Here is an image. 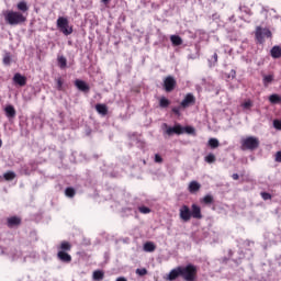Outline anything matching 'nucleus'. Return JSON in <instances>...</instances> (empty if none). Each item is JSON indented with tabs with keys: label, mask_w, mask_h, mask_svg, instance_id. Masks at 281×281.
<instances>
[{
	"label": "nucleus",
	"mask_w": 281,
	"mask_h": 281,
	"mask_svg": "<svg viewBox=\"0 0 281 281\" xmlns=\"http://www.w3.org/2000/svg\"><path fill=\"white\" fill-rule=\"evenodd\" d=\"M2 16L4 18L7 25L14 26V25H23V23H27V14H23L14 10L2 11Z\"/></svg>",
	"instance_id": "1"
},
{
	"label": "nucleus",
	"mask_w": 281,
	"mask_h": 281,
	"mask_svg": "<svg viewBox=\"0 0 281 281\" xmlns=\"http://www.w3.org/2000/svg\"><path fill=\"white\" fill-rule=\"evenodd\" d=\"M198 273L199 269L192 263L180 266V278L184 281H195Z\"/></svg>",
	"instance_id": "2"
},
{
	"label": "nucleus",
	"mask_w": 281,
	"mask_h": 281,
	"mask_svg": "<svg viewBox=\"0 0 281 281\" xmlns=\"http://www.w3.org/2000/svg\"><path fill=\"white\" fill-rule=\"evenodd\" d=\"M260 148V139L255 136H248L241 139V149L243 150H257Z\"/></svg>",
	"instance_id": "3"
},
{
	"label": "nucleus",
	"mask_w": 281,
	"mask_h": 281,
	"mask_svg": "<svg viewBox=\"0 0 281 281\" xmlns=\"http://www.w3.org/2000/svg\"><path fill=\"white\" fill-rule=\"evenodd\" d=\"M265 36L266 38H271L273 36V33H271V30L268 27L257 26L255 31V38L259 45L265 44Z\"/></svg>",
	"instance_id": "4"
},
{
	"label": "nucleus",
	"mask_w": 281,
	"mask_h": 281,
	"mask_svg": "<svg viewBox=\"0 0 281 281\" xmlns=\"http://www.w3.org/2000/svg\"><path fill=\"white\" fill-rule=\"evenodd\" d=\"M164 90L166 91V93H172L173 89H177V79H175L173 76H167L164 79V83H162Z\"/></svg>",
	"instance_id": "5"
},
{
	"label": "nucleus",
	"mask_w": 281,
	"mask_h": 281,
	"mask_svg": "<svg viewBox=\"0 0 281 281\" xmlns=\"http://www.w3.org/2000/svg\"><path fill=\"white\" fill-rule=\"evenodd\" d=\"M75 87H77V89L79 91H82L83 93H89V91H91V87H89V83H87V81L82 79L75 80Z\"/></svg>",
	"instance_id": "6"
},
{
	"label": "nucleus",
	"mask_w": 281,
	"mask_h": 281,
	"mask_svg": "<svg viewBox=\"0 0 281 281\" xmlns=\"http://www.w3.org/2000/svg\"><path fill=\"white\" fill-rule=\"evenodd\" d=\"M196 102V98H194V94L188 93L184 99L181 101L180 106L182 109H188V106L194 104Z\"/></svg>",
	"instance_id": "7"
},
{
	"label": "nucleus",
	"mask_w": 281,
	"mask_h": 281,
	"mask_svg": "<svg viewBox=\"0 0 281 281\" xmlns=\"http://www.w3.org/2000/svg\"><path fill=\"white\" fill-rule=\"evenodd\" d=\"M13 82L14 85H19V87H25L27 85V77L21 75L20 72H16L13 76Z\"/></svg>",
	"instance_id": "8"
},
{
	"label": "nucleus",
	"mask_w": 281,
	"mask_h": 281,
	"mask_svg": "<svg viewBox=\"0 0 281 281\" xmlns=\"http://www.w3.org/2000/svg\"><path fill=\"white\" fill-rule=\"evenodd\" d=\"M16 10L18 12H20V14H26L27 18V12H30V5L27 4V1L21 0L20 2H18Z\"/></svg>",
	"instance_id": "9"
},
{
	"label": "nucleus",
	"mask_w": 281,
	"mask_h": 281,
	"mask_svg": "<svg viewBox=\"0 0 281 281\" xmlns=\"http://www.w3.org/2000/svg\"><path fill=\"white\" fill-rule=\"evenodd\" d=\"M22 220L19 216H11L7 218V225L8 227H10V229L14 228V227H19V225H21Z\"/></svg>",
	"instance_id": "10"
},
{
	"label": "nucleus",
	"mask_w": 281,
	"mask_h": 281,
	"mask_svg": "<svg viewBox=\"0 0 281 281\" xmlns=\"http://www.w3.org/2000/svg\"><path fill=\"white\" fill-rule=\"evenodd\" d=\"M4 113L8 120H14L16 117V110L12 104H9L4 108Z\"/></svg>",
	"instance_id": "11"
},
{
	"label": "nucleus",
	"mask_w": 281,
	"mask_h": 281,
	"mask_svg": "<svg viewBox=\"0 0 281 281\" xmlns=\"http://www.w3.org/2000/svg\"><path fill=\"white\" fill-rule=\"evenodd\" d=\"M57 258L58 260H60V262H65L66 265H69V262H71V255L63 250H58Z\"/></svg>",
	"instance_id": "12"
},
{
	"label": "nucleus",
	"mask_w": 281,
	"mask_h": 281,
	"mask_svg": "<svg viewBox=\"0 0 281 281\" xmlns=\"http://www.w3.org/2000/svg\"><path fill=\"white\" fill-rule=\"evenodd\" d=\"M188 190L191 194H196V192L201 190V183H199V181L196 180H193L189 183Z\"/></svg>",
	"instance_id": "13"
},
{
	"label": "nucleus",
	"mask_w": 281,
	"mask_h": 281,
	"mask_svg": "<svg viewBox=\"0 0 281 281\" xmlns=\"http://www.w3.org/2000/svg\"><path fill=\"white\" fill-rule=\"evenodd\" d=\"M180 271H181L180 266L177 267L176 269H172L169 272L168 280L173 281V280H177L179 277L181 278V272Z\"/></svg>",
	"instance_id": "14"
},
{
	"label": "nucleus",
	"mask_w": 281,
	"mask_h": 281,
	"mask_svg": "<svg viewBox=\"0 0 281 281\" xmlns=\"http://www.w3.org/2000/svg\"><path fill=\"white\" fill-rule=\"evenodd\" d=\"M95 109L97 113H99L100 115H106L109 113V108L106 106V104L98 103L95 105Z\"/></svg>",
	"instance_id": "15"
},
{
	"label": "nucleus",
	"mask_w": 281,
	"mask_h": 281,
	"mask_svg": "<svg viewBox=\"0 0 281 281\" xmlns=\"http://www.w3.org/2000/svg\"><path fill=\"white\" fill-rule=\"evenodd\" d=\"M274 76L273 75H262V85L263 87H269V85H271L274 80Z\"/></svg>",
	"instance_id": "16"
},
{
	"label": "nucleus",
	"mask_w": 281,
	"mask_h": 281,
	"mask_svg": "<svg viewBox=\"0 0 281 281\" xmlns=\"http://www.w3.org/2000/svg\"><path fill=\"white\" fill-rule=\"evenodd\" d=\"M144 251H147L149 254H153L155 249H157V246L153 241H146L143 246Z\"/></svg>",
	"instance_id": "17"
},
{
	"label": "nucleus",
	"mask_w": 281,
	"mask_h": 281,
	"mask_svg": "<svg viewBox=\"0 0 281 281\" xmlns=\"http://www.w3.org/2000/svg\"><path fill=\"white\" fill-rule=\"evenodd\" d=\"M170 41L173 47H179V45H183V40L179 35H171Z\"/></svg>",
	"instance_id": "18"
},
{
	"label": "nucleus",
	"mask_w": 281,
	"mask_h": 281,
	"mask_svg": "<svg viewBox=\"0 0 281 281\" xmlns=\"http://www.w3.org/2000/svg\"><path fill=\"white\" fill-rule=\"evenodd\" d=\"M2 63L5 67H10V65H12V54L10 52L4 53Z\"/></svg>",
	"instance_id": "19"
},
{
	"label": "nucleus",
	"mask_w": 281,
	"mask_h": 281,
	"mask_svg": "<svg viewBox=\"0 0 281 281\" xmlns=\"http://www.w3.org/2000/svg\"><path fill=\"white\" fill-rule=\"evenodd\" d=\"M272 58H281V46H273L270 50Z\"/></svg>",
	"instance_id": "20"
},
{
	"label": "nucleus",
	"mask_w": 281,
	"mask_h": 281,
	"mask_svg": "<svg viewBox=\"0 0 281 281\" xmlns=\"http://www.w3.org/2000/svg\"><path fill=\"white\" fill-rule=\"evenodd\" d=\"M58 251H69L71 249V244L69 241H61L60 245L57 247Z\"/></svg>",
	"instance_id": "21"
},
{
	"label": "nucleus",
	"mask_w": 281,
	"mask_h": 281,
	"mask_svg": "<svg viewBox=\"0 0 281 281\" xmlns=\"http://www.w3.org/2000/svg\"><path fill=\"white\" fill-rule=\"evenodd\" d=\"M201 203H203V205H214V195H212V194H206V195L202 199Z\"/></svg>",
	"instance_id": "22"
},
{
	"label": "nucleus",
	"mask_w": 281,
	"mask_h": 281,
	"mask_svg": "<svg viewBox=\"0 0 281 281\" xmlns=\"http://www.w3.org/2000/svg\"><path fill=\"white\" fill-rule=\"evenodd\" d=\"M207 146L209 148H212V150L218 148V146H221V142H218L217 138H210L207 142Z\"/></svg>",
	"instance_id": "23"
},
{
	"label": "nucleus",
	"mask_w": 281,
	"mask_h": 281,
	"mask_svg": "<svg viewBox=\"0 0 281 281\" xmlns=\"http://www.w3.org/2000/svg\"><path fill=\"white\" fill-rule=\"evenodd\" d=\"M69 23V20H67V18H58L57 19V27L58 30H61L63 27H67V24Z\"/></svg>",
	"instance_id": "24"
},
{
	"label": "nucleus",
	"mask_w": 281,
	"mask_h": 281,
	"mask_svg": "<svg viewBox=\"0 0 281 281\" xmlns=\"http://www.w3.org/2000/svg\"><path fill=\"white\" fill-rule=\"evenodd\" d=\"M170 106V101L166 97H161L159 100V108L160 109H168Z\"/></svg>",
	"instance_id": "25"
},
{
	"label": "nucleus",
	"mask_w": 281,
	"mask_h": 281,
	"mask_svg": "<svg viewBox=\"0 0 281 281\" xmlns=\"http://www.w3.org/2000/svg\"><path fill=\"white\" fill-rule=\"evenodd\" d=\"M57 63H58V67H60L61 69H67V58L65 56H59L57 58Z\"/></svg>",
	"instance_id": "26"
},
{
	"label": "nucleus",
	"mask_w": 281,
	"mask_h": 281,
	"mask_svg": "<svg viewBox=\"0 0 281 281\" xmlns=\"http://www.w3.org/2000/svg\"><path fill=\"white\" fill-rule=\"evenodd\" d=\"M65 195L68 196V199H74L76 196V189L72 187L66 188Z\"/></svg>",
	"instance_id": "27"
},
{
	"label": "nucleus",
	"mask_w": 281,
	"mask_h": 281,
	"mask_svg": "<svg viewBox=\"0 0 281 281\" xmlns=\"http://www.w3.org/2000/svg\"><path fill=\"white\" fill-rule=\"evenodd\" d=\"M59 31L63 32L65 36H69V34L74 33V27L69 26V23H68L67 26L59 29Z\"/></svg>",
	"instance_id": "28"
},
{
	"label": "nucleus",
	"mask_w": 281,
	"mask_h": 281,
	"mask_svg": "<svg viewBox=\"0 0 281 281\" xmlns=\"http://www.w3.org/2000/svg\"><path fill=\"white\" fill-rule=\"evenodd\" d=\"M218 63V54L214 53L212 58L209 59V67H216Z\"/></svg>",
	"instance_id": "29"
},
{
	"label": "nucleus",
	"mask_w": 281,
	"mask_h": 281,
	"mask_svg": "<svg viewBox=\"0 0 281 281\" xmlns=\"http://www.w3.org/2000/svg\"><path fill=\"white\" fill-rule=\"evenodd\" d=\"M183 133H187V135L196 136V130L190 125L183 127Z\"/></svg>",
	"instance_id": "30"
},
{
	"label": "nucleus",
	"mask_w": 281,
	"mask_h": 281,
	"mask_svg": "<svg viewBox=\"0 0 281 281\" xmlns=\"http://www.w3.org/2000/svg\"><path fill=\"white\" fill-rule=\"evenodd\" d=\"M204 161L206 164H216V156L214 154L210 153L209 155H206L204 157Z\"/></svg>",
	"instance_id": "31"
},
{
	"label": "nucleus",
	"mask_w": 281,
	"mask_h": 281,
	"mask_svg": "<svg viewBox=\"0 0 281 281\" xmlns=\"http://www.w3.org/2000/svg\"><path fill=\"white\" fill-rule=\"evenodd\" d=\"M180 218L184 223H188V221H190V218H192V213L191 212H180Z\"/></svg>",
	"instance_id": "32"
},
{
	"label": "nucleus",
	"mask_w": 281,
	"mask_h": 281,
	"mask_svg": "<svg viewBox=\"0 0 281 281\" xmlns=\"http://www.w3.org/2000/svg\"><path fill=\"white\" fill-rule=\"evenodd\" d=\"M269 102L270 104H280V94H276V93L271 94L269 97Z\"/></svg>",
	"instance_id": "33"
},
{
	"label": "nucleus",
	"mask_w": 281,
	"mask_h": 281,
	"mask_svg": "<svg viewBox=\"0 0 281 281\" xmlns=\"http://www.w3.org/2000/svg\"><path fill=\"white\" fill-rule=\"evenodd\" d=\"M93 280H104V272L102 270L94 271Z\"/></svg>",
	"instance_id": "34"
},
{
	"label": "nucleus",
	"mask_w": 281,
	"mask_h": 281,
	"mask_svg": "<svg viewBox=\"0 0 281 281\" xmlns=\"http://www.w3.org/2000/svg\"><path fill=\"white\" fill-rule=\"evenodd\" d=\"M164 126H165V128H167L166 133H167V135H169V137L172 136V135H176L175 126L173 127H168L167 123H164Z\"/></svg>",
	"instance_id": "35"
},
{
	"label": "nucleus",
	"mask_w": 281,
	"mask_h": 281,
	"mask_svg": "<svg viewBox=\"0 0 281 281\" xmlns=\"http://www.w3.org/2000/svg\"><path fill=\"white\" fill-rule=\"evenodd\" d=\"M14 177H16V175L13 171H9V172L4 173V179L7 181H12V179H14Z\"/></svg>",
	"instance_id": "36"
},
{
	"label": "nucleus",
	"mask_w": 281,
	"mask_h": 281,
	"mask_svg": "<svg viewBox=\"0 0 281 281\" xmlns=\"http://www.w3.org/2000/svg\"><path fill=\"white\" fill-rule=\"evenodd\" d=\"M176 135H183V126L181 124H176Z\"/></svg>",
	"instance_id": "37"
},
{
	"label": "nucleus",
	"mask_w": 281,
	"mask_h": 281,
	"mask_svg": "<svg viewBox=\"0 0 281 281\" xmlns=\"http://www.w3.org/2000/svg\"><path fill=\"white\" fill-rule=\"evenodd\" d=\"M171 111L172 113H175V115H177L178 117H181V105L172 108Z\"/></svg>",
	"instance_id": "38"
},
{
	"label": "nucleus",
	"mask_w": 281,
	"mask_h": 281,
	"mask_svg": "<svg viewBox=\"0 0 281 281\" xmlns=\"http://www.w3.org/2000/svg\"><path fill=\"white\" fill-rule=\"evenodd\" d=\"M261 199H263V201H269L271 199V193L261 192Z\"/></svg>",
	"instance_id": "39"
},
{
	"label": "nucleus",
	"mask_w": 281,
	"mask_h": 281,
	"mask_svg": "<svg viewBox=\"0 0 281 281\" xmlns=\"http://www.w3.org/2000/svg\"><path fill=\"white\" fill-rule=\"evenodd\" d=\"M137 276H146L148 273V270L146 268L143 269H136Z\"/></svg>",
	"instance_id": "40"
},
{
	"label": "nucleus",
	"mask_w": 281,
	"mask_h": 281,
	"mask_svg": "<svg viewBox=\"0 0 281 281\" xmlns=\"http://www.w3.org/2000/svg\"><path fill=\"white\" fill-rule=\"evenodd\" d=\"M273 127L277 128V131H281V121L274 120L273 121Z\"/></svg>",
	"instance_id": "41"
},
{
	"label": "nucleus",
	"mask_w": 281,
	"mask_h": 281,
	"mask_svg": "<svg viewBox=\"0 0 281 281\" xmlns=\"http://www.w3.org/2000/svg\"><path fill=\"white\" fill-rule=\"evenodd\" d=\"M155 162L156 164H164V158L161 157V155H159V154L155 155Z\"/></svg>",
	"instance_id": "42"
},
{
	"label": "nucleus",
	"mask_w": 281,
	"mask_h": 281,
	"mask_svg": "<svg viewBox=\"0 0 281 281\" xmlns=\"http://www.w3.org/2000/svg\"><path fill=\"white\" fill-rule=\"evenodd\" d=\"M191 217L192 218H203V215L201 212H191Z\"/></svg>",
	"instance_id": "43"
},
{
	"label": "nucleus",
	"mask_w": 281,
	"mask_h": 281,
	"mask_svg": "<svg viewBox=\"0 0 281 281\" xmlns=\"http://www.w3.org/2000/svg\"><path fill=\"white\" fill-rule=\"evenodd\" d=\"M276 161L278 164H281V150L277 151V154H276Z\"/></svg>",
	"instance_id": "44"
},
{
	"label": "nucleus",
	"mask_w": 281,
	"mask_h": 281,
	"mask_svg": "<svg viewBox=\"0 0 281 281\" xmlns=\"http://www.w3.org/2000/svg\"><path fill=\"white\" fill-rule=\"evenodd\" d=\"M179 212H191L190 211V207L188 205H182L180 209H179Z\"/></svg>",
	"instance_id": "45"
},
{
	"label": "nucleus",
	"mask_w": 281,
	"mask_h": 281,
	"mask_svg": "<svg viewBox=\"0 0 281 281\" xmlns=\"http://www.w3.org/2000/svg\"><path fill=\"white\" fill-rule=\"evenodd\" d=\"M57 89H58V91H60L63 89V79H60V78L57 80Z\"/></svg>",
	"instance_id": "46"
},
{
	"label": "nucleus",
	"mask_w": 281,
	"mask_h": 281,
	"mask_svg": "<svg viewBox=\"0 0 281 281\" xmlns=\"http://www.w3.org/2000/svg\"><path fill=\"white\" fill-rule=\"evenodd\" d=\"M251 101H246V102H244V104H243V106H244V109H251Z\"/></svg>",
	"instance_id": "47"
},
{
	"label": "nucleus",
	"mask_w": 281,
	"mask_h": 281,
	"mask_svg": "<svg viewBox=\"0 0 281 281\" xmlns=\"http://www.w3.org/2000/svg\"><path fill=\"white\" fill-rule=\"evenodd\" d=\"M192 212H201V206L193 204L192 205Z\"/></svg>",
	"instance_id": "48"
},
{
	"label": "nucleus",
	"mask_w": 281,
	"mask_h": 281,
	"mask_svg": "<svg viewBox=\"0 0 281 281\" xmlns=\"http://www.w3.org/2000/svg\"><path fill=\"white\" fill-rule=\"evenodd\" d=\"M138 212H150V209L148 206H140Z\"/></svg>",
	"instance_id": "49"
},
{
	"label": "nucleus",
	"mask_w": 281,
	"mask_h": 281,
	"mask_svg": "<svg viewBox=\"0 0 281 281\" xmlns=\"http://www.w3.org/2000/svg\"><path fill=\"white\" fill-rule=\"evenodd\" d=\"M233 179L234 181H238V179H240V176H238V173H233Z\"/></svg>",
	"instance_id": "50"
},
{
	"label": "nucleus",
	"mask_w": 281,
	"mask_h": 281,
	"mask_svg": "<svg viewBox=\"0 0 281 281\" xmlns=\"http://www.w3.org/2000/svg\"><path fill=\"white\" fill-rule=\"evenodd\" d=\"M102 3H104V5H109V3H111V0H101Z\"/></svg>",
	"instance_id": "51"
},
{
	"label": "nucleus",
	"mask_w": 281,
	"mask_h": 281,
	"mask_svg": "<svg viewBox=\"0 0 281 281\" xmlns=\"http://www.w3.org/2000/svg\"><path fill=\"white\" fill-rule=\"evenodd\" d=\"M220 16H218V13H214L213 15H212V19H213V21H216V19H218Z\"/></svg>",
	"instance_id": "52"
},
{
	"label": "nucleus",
	"mask_w": 281,
	"mask_h": 281,
	"mask_svg": "<svg viewBox=\"0 0 281 281\" xmlns=\"http://www.w3.org/2000/svg\"><path fill=\"white\" fill-rule=\"evenodd\" d=\"M231 76H232V78H236V70H231Z\"/></svg>",
	"instance_id": "53"
},
{
	"label": "nucleus",
	"mask_w": 281,
	"mask_h": 281,
	"mask_svg": "<svg viewBox=\"0 0 281 281\" xmlns=\"http://www.w3.org/2000/svg\"><path fill=\"white\" fill-rule=\"evenodd\" d=\"M116 281H127V280L124 277H120V278L116 279Z\"/></svg>",
	"instance_id": "54"
},
{
	"label": "nucleus",
	"mask_w": 281,
	"mask_h": 281,
	"mask_svg": "<svg viewBox=\"0 0 281 281\" xmlns=\"http://www.w3.org/2000/svg\"><path fill=\"white\" fill-rule=\"evenodd\" d=\"M188 58L191 59V60H194V58H196V56H194V55H188Z\"/></svg>",
	"instance_id": "55"
},
{
	"label": "nucleus",
	"mask_w": 281,
	"mask_h": 281,
	"mask_svg": "<svg viewBox=\"0 0 281 281\" xmlns=\"http://www.w3.org/2000/svg\"><path fill=\"white\" fill-rule=\"evenodd\" d=\"M228 21H234V23H236V20H234V15H232L231 18H228Z\"/></svg>",
	"instance_id": "56"
},
{
	"label": "nucleus",
	"mask_w": 281,
	"mask_h": 281,
	"mask_svg": "<svg viewBox=\"0 0 281 281\" xmlns=\"http://www.w3.org/2000/svg\"><path fill=\"white\" fill-rule=\"evenodd\" d=\"M1 146H3V140H1V138H0V148H1Z\"/></svg>",
	"instance_id": "57"
},
{
	"label": "nucleus",
	"mask_w": 281,
	"mask_h": 281,
	"mask_svg": "<svg viewBox=\"0 0 281 281\" xmlns=\"http://www.w3.org/2000/svg\"><path fill=\"white\" fill-rule=\"evenodd\" d=\"M114 45H119V42H115Z\"/></svg>",
	"instance_id": "58"
},
{
	"label": "nucleus",
	"mask_w": 281,
	"mask_h": 281,
	"mask_svg": "<svg viewBox=\"0 0 281 281\" xmlns=\"http://www.w3.org/2000/svg\"><path fill=\"white\" fill-rule=\"evenodd\" d=\"M143 164L146 165V160H143Z\"/></svg>",
	"instance_id": "59"
},
{
	"label": "nucleus",
	"mask_w": 281,
	"mask_h": 281,
	"mask_svg": "<svg viewBox=\"0 0 281 281\" xmlns=\"http://www.w3.org/2000/svg\"><path fill=\"white\" fill-rule=\"evenodd\" d=\"M111 177H115V176H113V173H111Z\"/></svg>",
	"instance_id": "60"
},
{
	"label": "nucleus",
	"mask_w": 281,
	"mask_h": 281,
	"mask_svg": "<svg viewBox=\"0 0 281 281\" xmlns=\"http://www.w3.org/2000/svg\"><path fill=\"white\" fill-rule=\"evenodd\" d=\"M280 104H281V97H280Z\"/></svg>",
	"instance_id": "61"
}]
</instances>
